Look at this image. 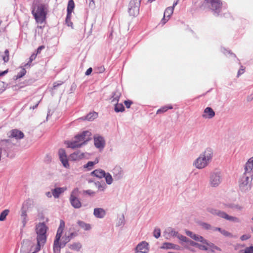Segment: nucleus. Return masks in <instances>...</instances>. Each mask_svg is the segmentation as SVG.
<instances>
[{
  "mask_svg": "<svg viewBox=\"0 0 253 253\" xmlns=\"http://www.w3.org/2000/svg\"><path fill=\"white\" fill-rule=\"evenodd\" d=\"M141 0H131L129 2L128 11L130 15L135 16L139 13Z\"/></svg>",
  "mask_w": 253,
  "mask_h": 253,
  "instance_id": "1a4fd4ad",
  "label": "nucleus"
},
{
  "mask_svg": "<svg viewBox=\"0 0 253 253\" xmlns=\"http://www.w3.org/2000/svg\"><path fill=\"white\" fill-rule=\"evenodd\" d=\"M84 157V154L83 153L80 151H77L70 155V159L72 161H77L82 159Z\"/></svg>",
  "mask_w": 253,
  "mask_h": 253,
  "instance_id": "393cba45",
  "label": "nucleus"
},
{
  "mask_svg": "<svg viewBox=\"0 0 253 253\" xmlns=\"http://www.w3.org/2000/svg\"><path fill=\"white\" fill-rule=\"evenodd\" d=\"M58 155L60 160L63 166L66 168H69L70 166L65 150L63 149H60L58 151Z\"/></svg>",
  "mask_w": 253,
  "mask_h": 253,
  "instance_id": "9b49d317",
  "label": "nucleus"
},
{
  "mask_svg": "<svg viewBox=\"0 0 253 253\" xmlns=\"http://www.w3.org/2000/svg\"><path fill=\"white\" fill-rule=\"evenodd\" d=\"M197 247L199 249H200L201 250H203V251H207L208 250V248L206 246L203 245H201V244H198V245Z\"/></svg>",
  "mask_w": 253,
  "mask_h": 253,
  "instance_id": "5fc2aeb1",
  "label": "nucleus"
},
{
  "mask_svg": "<svg viewBox=\"0 0 253 253\" xmlns=\"http://www.w3.org/2000/svg\"><path fill=\"white\" fill-rule=\"evenodd\" d=\"M69 248L71 250L79 251L82 248V244L80 242H74L68 245Z\"/></svg>",
  "mask_w": 253,
  "mask_h": 253,
  "instance_id": "bb28decb",
  "label": "nucleus"
},
{
  "mask_svg": "<svg viewBox=\"0 0 253 253\" xmlns=\"http://www.w3.org/2000/svg\"><path fill=\"white\" fill-rule=\"evenodd\" d=\"M121 95V93L118 90H116L114 91L112 95V100L111 102L114 103L118 102Z\"/></svg>",
  "mask_w": 253,
  "mask_h": 253,
  "instance_id": "7c9ffc66",
  "label": "nucleus"
},
{
  "mask_svg": "<svg viewBox=\"0 0 253 253\" xmlns=\"http://www.w3.org/2000/svg\"><path fill=\"white\" fill-rule=\"evenodd\" d=\"M72 13L67 12L66 18V22L68 26H71L73 25L72 22L71 21V15Z\"/></svg>",
  "mask_w": 253,
  "mask_h": 253,
  "instance_id": "a18cd8bd",
  "label": "nucleus"
},
{
  "mask_svg": "<svg viewBox=\"0 0 253 253\" xmlns=\"http://www.w3.org/2000/svg\"><path fill=\"white\" fill-rule=\"evenodd\" d=\"M2 59L4 63H6L9 61V51L6 49L4 51V54L2 56Z\"/></svg>",
  "mask_w": 253,
  "mask_h": 253,
  "instance_id": "a19ab883",
  "label": "nucleus"
},
{
  "mask_svg": "<svg viewBox=\"0 0 253 253\" xmlns=\"http://www.w3.org/2000/svg\"><path fill=\"white\" fill-rule=\"evenodd\" d=\"M206 243H203V244H205L207 245L209 248L211 249V252H214V250H217L218 251H221V250L218 247L215 246L214 244L212 243L209 242L207 240H206Z\"/></svg>",
  "mask_w": 253,
  "mask_h": 253,
  "instance_id": "c756f323",
  "label": "nucleus"
},
{
  "mask_svg": "<svg viewBox=\"0 0 253 253\" xmlns=\"http://www.w3.org/2000/svg\"><path fill=\"white\" fill-rule=\"evenodd\" d=\"M26 70L24 68H22L21 69L20 71L16 75V79H18L22 78L26 74Z\"/></svg>",
  "mask_w": 253,
  "mask_h": 253,
  "instance_id": "c03bdc74",
  "label": "nucleus"
},
{
  "mask_svg": "<svg viewBox=\"0 0 253 253\" xmlns=\"http://www.w3.org/2000/svg\"><path fill=\"white\" fill-rule=\"evenodd\" d=\"M75 4L73 0H69L67 6V12L69 13V14L72 13Z\"/></svg>",
  "mask_w": 253,
  "mask_h": 253,
  "instance_id": "e433bc0d",
  "label": "nucleus"
},
{
  "mask_svg": "<svg viewBox=\"0 0 253 253\" xmlns=\"http://www.w3.org/2000/svg\"><path fill=\"white\" fill-rule=\"evenodd\" d=\"M178 233L171 228H167L164 232V236L166 239H169L171 237H176Z\"/></svg>",
  "mask_w": 253,
  "mask_h": 253,
  "instance_id": "6ab92c4d",
  "label": "nucleus"
},
{
  "mask_svg": "<svg viewBox=\"0 0 253 253\" xmlns=\"http://www.w3.org/2000/svg\"><path fill=\"white\" fill-rule=\"evenodd\" d=\"M186 243L187 244H188L189 245H190V246H193V247H197L198 245V243H197L191 240H189V239H188V241H187Z\"/></svg>",
  "mask_w": 253,
  "mask_h": 253,
  "instance_id": "3c124183",
  "label": "nucleus"
},
{
  "mask_svg": "<svg viewBox=\"0 0 253 253\" xmlns=\"http://www.w3.org/2000/svg\"><path fill=\"white\" fill-rule=\"evenodd\" d=\"M47 229L48 227L44 222H40L36 226L35 230L37 234V240L39 245L44 244L46 242Z\"/></svg>",
  "mask_w": 253,
  "mask_h": 253,
  "instance_id": "39448f33",
  "label": "nucleus"
},
{
  "mask_svg": "<svg viewBox=\"0 0 253 253\" xmlns=\"http://www.w3.org/2000/svg\"><path fill=\"white\" fill-rule=\"evenodd\" d=\"M103 177L105 178V180L107 184L110 185L113 183V177L109 172H105V176Z\"/></svg>",
  "mask_w": 253,
  "mask_h": 253,
  "instance_id": "f704fd0d",
  "label": "nucleus"
},
{
  "mask_svg": "<svg viewBox=\"0 0 253 253\" xmlns=\"http://www.w3.org/2000/svg\"><path fill=\"white\" fill-rule=\"evenodd\" d=\"M172 243L165 242L163 243L161 249H172Z\"/></svg>",
  "mask_w": 253,
  "mask_h": 253,
  "instance_id": "79ce46f5",
  "label": "nucleus"
},
{
  "mask_svg": "<svg viewBox=\"0 0 253 253\" xmlns=\"http://www.w3.org/2000/svg\"><path fill=\"white\" fill-rule=\"evenodd\" d=\"M78 224L81 228H83L85 231L89 230L91 229V226L89 224L86 223L83 221H78Z\"/></svg>",
  "mask_w": 253,
  "mask_h": 253,
  "instance_id": "2f4dec72",
  "label": "nucleus"
},
{
  "mask_svg": "<svg viewBox=\"0 0 253 253\" xmlns=\"http://www.w3.org/2000/svg\"><path fill=\"white\" fill-rule=\"evenodd\" d=\"M115 105V111L116 112H122L125 110V107L123 104L122 103H118V102H116L114 103Z\"/></svg>",
  "mask_w": 253,
  "mask_h": 253,
  "instance_id": "72a5a7b5",
  "label": "nucleus"
},
{
  "mask_svg": "<svg viewBox=\"0 0 253 253\" xmlns=\"http://www.w3.org/2000/svg\"><path fill=\"white\" fill-rule=\"evenodd\" d=\"M79 193V189L75 188L72 192L70 197V202L71 205L75 209H79L82 207L80 200L77 197Z\"/></svg>",
  "mask_w": 253,
  "mask_h": 253,
  "instance_id": "9d476101",
  "label": "nucleus"
},
{
  "mask_svg": "<svg viewBox=\"0 0 253 253\" xmlns=\"http://www.w3.org/2000/svg\"><path fill=\"white\" fill-rule=\"evenodd\" d=\"M98 189L100 190L103 191L106 189V185H105V184H104V185L100 184L98 186Z\"/></svg>",
  "mask_w": 253,
  "mask_h": 253,
  "instance_id": "052dcab7",
  "label": "nucleus"
},
{
  "mask_svg": "<svg viewBox=\"0 0 253 253\" xmlns=\"http://www.w3.org/2000/svg\"><path fill=\"white\" fill-rule=\"evenodd\" d=\"M92 71V69L91 68H89L86 71L85 74L86 76L89 75Z\"/></svg>",
  "mask_w": 253,
  "mask_h": 253,
  "instance_id": "680f3d73",
  "label": "nucleus"
},
{
  "mask_svg": "<svg viewBox=\"0 0 253 253\" xmlns=\"http://www.w3.org/2000/svg\"><path fill=\"white\" fill-rule=\"evenodd\" d=\"M37 55V54L36 53L32 54L29 58V62L26 64H25V66L26 67L27 65H30V63L36 59Z\"/></svg>",
  "mask_w": 253,
  "mask_h": 253,
  "instance_id": "49530a36",
  "label": "nucleus"
},
{
  "mask_svg": "<svg viewBox=\"0 0 253 253\" xmlns=\"http://www.w3.org/2000/svg\"><path fill=\"white\" fill-rule=\"evenodd\" d=\"M253 173L244 171L239 180L240 190L243 193H247L252 187V181L253 180Z\"/></svg>",
  "mask_w": 253,
  "mask_h": 253,
  "instance_id": "20e7f679",
  "label": "nucleus"
},
{
  "mask_svg": "<svg viewBox=\"0 0 253 253\" xmlns=\"http://www.w3.org/2000/svg\"><path fill=\"white\" fill-rule=\"evenodd\" d=\"M9 213V210L8 209L4 210L0 214V221H4L6 219V216Z\"/></svg>",
  "mask_w": 253,
  "mask_h": 253,
  "instance_id": "c9c22d12",
  "label": "nucleus"
},
{
  "mask_svg": "<svg viewBox=\"0 0 253 253\" xmlns=\"http://www.w3.org/2000/svg\"><path fill=\"white\" fill-rule=\"evenodd\" d=\"M93 214L96 218H103L106 215V211L103 209L101 208H95Z\"/></svg>",
  "mask_w": 253,
  "mask_h": 253,
  "instance_id": "aec40b11",
  "label": "nucleus"
},
{
  "mask_svg": "<svg viewBox=\"0 0 253 253\" xmlns=\"http://www.w3.org/2000/svg\"><path fill=\"white\" fill-rule=\"evenodd\" d=\"M83 193L89 196H93L95 194V192L91 190H84Z\"/></svg>",
  "mask_w": 253,
  "mask_h": 253,
  "instance_id": "8fccbe9b",
  "label": "nucleus"
},
{
  "mask_svg": "<svg viewBox=\"0 0 253 253\" xmlns=\"http://www.w3.org/2000/svg\"><path fill=\"white\" fill-rule=\"evenodd\" d=\"M253 157L250 158L245 164L244 169L245 171L253 173Z\"/></svg>",
  "mask_w": 253,
  "mask_h": 253,
  "instance_id": "5701e85b",
  "label": "nucleus"
},
{
  "mask_svg": "<svg viewBox=\"0 0 253 253\" xmlns=\"http://www.w3.org/2000/svg\"><path fill=\"white\" fill-rule=\"evenodd\" d=\"M64 247L62 246V245L60 243V241H56V240H54L53 243V252L54 253H60V250L61 248Z\"/></svg>",
  "mask_w": 253,
  "mask_h": 253,
  "instance_id": "cd10ccee",
  "label": "nucleus"
},
{
  "mask_svg": "<svg viewBox=\"0 0 253 253\" xmlns=\"http://www.w3.org/2000/svg\"><path fill=\"white\" fill-rule=\"evenodd\" d=\"M45 195L48 198H51L52 196H53L52 192H50L49 191L45 192Z\"/></svg>",
  "mask_w": 253,
  "mask_h": 253,
  "instance_id": "338daca9",
  "label": "nucleus"
},
{
  "mask_svg": "<svg viewBox=\"0 0 253 253\" xmlns=\"http://www.w3.org/2000/svg\"><path fill=\"white\" fill-rule=\"evenodd\" d=\"M48 5L43 0H34L32 13L36 21L42 23L46 18Z\"/></svg>",
  "mask_w": 253,
  "mask_h": 253,
  "instance_id": "f257e3e1",
  "label": "nucleus"
},
{
  "mask_svg": "<svg viewBox=\"0 0 253 253\" xmlns=\"http://www.w3.org/2000/svg\"><path fill=\"white\" fill-rule=\"evenodd\" d=\"M44 48V46L43 45H41V46H40L37 49V53L36 54H39L41 53V50H42Z\"/></svg>",
  "mask_w": 253,
  "mask_h": 253,
  "instance_id": "bf43d9fd",
  "label": "nucleus"
},
{
  "mask_svg": "<svg viewBox=\"0 0 253 253\" xmlns=\"http://www.w3.org/2000/svg\"><path fill=\"white\" fill-rule=\"evenodd\" d=\"M97 163L98 161L94 162L89 161L86 165L84 166V168L88 169V170H90L92 168L93 166Z\"/></svg>",
  "mask_w": 253,
  "mask_h": 253,
  "instance_id": "ea45409f",
  "label": "nucleus"
},
{
  "mask_svg": "<svg viewBox=\"0 0 253 253\" xmlns=\"http://www.w3.org/2000/svg\"><path fill=\"white\" fill-rule=\"evenodd\" d=\"M97 117V113L96 112L90 113L88 114L84 120H86L89 121H91L95 119Z\"/></svg>",
  "mask_w": 253,
  "mask_h": 253,
  "instance_id": "473e14b6",
  "label": "nucleus"
},
{
  "mask_svg": "<svg viewBox=\"0 0 253 253\" xmlns=\"http://www.w3.org/2000/svg\"><path fill=\"white\" fill-rule=\"evenodd\" d=\"M8 136L10 138H15L16 139H20L24 137V133L20 130L14 129L10 130L7 133Z\"/></svg>",
  "mask_w": 253,
  "mask_h": 253,
  "instance_id": "ddd939ff",
  "label": "nucleus"
},
{
  "mask_svg": "<svg viewBox=\"0 0 253 253\" xmlns=\"http://www.w3.org/2000/svg\"><path fill=\"white\" fill-rule=\"evenodd\" d=\"M250 237H251L250 235L245 234V235H242L240 239L242 241H245V240H247L249 239V238H250Z\"/></svg>",
  "mask_w": 253,
  "mask_h": 253,
  "instance_id": "6e6d98bb",
  "label": "nucleus"
},
{
  "mask_svg": "<svg viewBox=\"0 0 253 253\" xmlns=\"http://www.w3.org/2000/svg\"><path fill=\"white\" fill-rule=\"evenodd\" d=\"M113 177L115 180H119L122 179L124 176V171L120 167H116L112 171Z\"/></svg>",
  "mask_w": 253,
  "mask_h": 253,
  "instance_id": "4468645a",
  "label": "nucleus"
},
{
  "mask_svg": "<svg viewBox=\"0 0 253 253\" xmlns=\"http://www.w3.org/2000/svg\"><path fill=\"white\" fill-rule=\"evenodd\" d=\"M245 71V68L241 66L240 69L238 72L237 77H239L241 75L243 74Z\"/></svg>",
  "mask_w": 253,
  "mask_h": 253,
  "instance_id": "864d4df0",
  "label": "nucleus"
},
{
  "mask_svg": "<svg viewBox=\"0 0 253 253\" xmlns=\"http://www.w3.org/2000/svg\"><path fill=\"white\" fill-rule=\"evenodd\" d=\"M71 240V238L68 235L67 233H65L64 235L61 238L60 243L62 247H65L66 245Z\"/></svg>",
  "mask_w": 253,
  "mask_h": 253,
  "instance_id": "c85d7f7f",
  "label": "nucleus"
},
{
  "mask_svg": "<svg viewBox=\"0 0 253 253\" xmlns=\"http://www.w3.org/2000/svg\"><path fill=\"white\" fill-rule=\"evenodd\" d=\"M222 180V175L220 170H214L211 173L209 183L211 187H217L221 183Z\"/></svg>",
  "mask_w": 253,
  "mask_h": 253,
  "instance_id": "6e6552de",
  "label": "nucleus"
},
{
  "mask_svg": "<svg viewBox=\"0 0 253 253\" xmlns=\"http://www.w3.org/2000/svg\"><path fill=\"white\" fill-rule=\"evenodd\" d=\"M200 225L202 227V228L206 230H211L212 231V228L213 226H212L209 223L206 222H201L200 223Z\"/></svg>",
  "mask_w": 253,
  "mask_h": 253,
  "instance_id": "58836bf2",
  "label": "nucleus"
},
{
  "mask_svg": "<svg viewBox=\"0 0 253 253\" xmlns=\"http://www.w3.org/2000/svg\"><path fill=\"white\" fill-rule=\"evenodd\" d=\"M212 157L213 151L212 149L208 148L196 159L193 165L197 169H203L209 165L211 161Z\"/></svg>",
  "mask_w": 253,
  "mask_h": 253,
  "instance_id": "7ed1b4c3",
  "label": "nucleus"
},
{
  "mask_svg": "<svg viewBox=\"0 0 253 253\" xmlns=\"http://www.w3.org/2000/svg\"><path fill=\"white\" fill-rule=\"evenodd\" d=\"M94 143L97 148L102 149L105 147V141L103 137L96 135L94 136Z\"/></svg>",
  "mask_w": 253,
  "mask_h": 253,
  "instance_id": "f8f14e48",
  "label": "nucleus"
},
{
  "mask_svg": "<svg viewBox=\"0 0 253 253\" xmlns=\"http://www.w3.org/2000/svg\"><path fill=\"white\" fill-rule=\"evenodd\" d=\"M68 235L69 236L70 238H71V239L72 240L74 237H75L76 236H77V233L73 232L68 234Z\"/></svg>",
  "mask_w": 253,
  "mask_h": 253,
  "instance_id": "13d9d810",
  "label": "nucleus"
},
{
  "mask_svg": "<svg viewBox=\"0 0 253 253\" xmlns=\"http://www.w3.org/2000/svg\"><path fill=\"white\" fill-rule=\"evenodd\" d=\"M222 230V229L221 228H219V227H213V228H212V231H218L220 232V233H221Z\"/></svg>",
  "mask_w": 253,
  "mask_h": 253,
  "instance_id": "e2e57ef3",
  "label": "nucleus"
},
{
  "mask_svg": "<svg viewBox=\"0 0 253 253\" xmlns=\"http://www.w3.org/2000/svg\"><path fill=\"white\" fill-rule=\"evenodd\" d=\"M185 233L187 236L196 241L200 242L201 243H206V239H205L202 236L196 235L190 231H186Z\"/></svg>",
  "mask_w": 253,
  "mask_h": 253,
  "instance_id": "a211bd4d",
  "label": "nucleus"
},
{
  "mask_svg": "<svg viewBox=\"0 0 253 253\" xmlns=\"http://www.w3.org/2000/svg\"><path fill=\"white\" fill-rule=\"evenodd\" d=\"M91 132L89 131H83L82 133L76 135L71 141H66L65 143L68 148L75 149L81 147L86 144L91 138Z\"/></svg>",
  "mask_w": 253,
  "mask_h": 253,
  "instance_id": "f03ea898",
  "label": "nucleus"
},
{
  "mask_svg": "<svg viewBox=\"0 0 253 253\" xmlns=\"http://www.w3.org/2000/svg\"><path fill=\"white\" fill-rule=\"evenodd\" d=\"M67 190L66 187H57L52 189V194L55 198H58L60 195Z\"/></svg>",
  "mask_w": 253,
  "mask_h": 253,
  "instance_id": "412c9836",
  "label": "nucleus"
},
{
  "mask_svg": "<svg viewBox=\"0 0 253 253\" xmlns=\"http://www.w3.org/2000/svg\"><path fill=\"white\" fill-rule=\"evenodd\" d=\"M153 236L157 239L161 236V230L160 228L156 227L153 231Z\"/></svg>",
  "mask_w": 253,
  "mask_h": 253,
  "instance_id": "37998d69",
  "label": "nucleus"
},
{
  "mask_svg": "<svg viewBox=\"0 0 253 253\" xmlns=\"http://www.w3.org/2000/svg\"><path fill=\"white\" fill-rule=\"evenodd\" d=\"M89 6L91 7H93L94 6V1L93 0H89Z\"/></svg>",
  "mask_w": 253,
  "mask_h": 253,
  "instance_id": "69168bd1",
  "label": "nucleus"
},
{
  "mask_svg": "<svg viewBox=\"0 0 253 253\" xmlns=\"http://www.w3.org/2000/svg\"><path fill=\"white\" fill-rule=\"evenodd\" d=\"M148 246V244L146 242L143 241L137 245L136 251L137 253H147L149 251Z\"/></svg>",
  "mask_w": 253,
  "mask_h": 253,
  "instance_id": "2eb2a0df",
  "label": "nucleus"
},
{
  "mask_svg": "<svg viewBox=\"0 0 253 253\" xmlns=\"http://www.w3.org/2000/svg\"><path fill=\"white\" fill-rule=\"evenodd\" d=\"M91 174L101 178L105 176V171L101 169H95L91 172Z\"/></svg>",
  "mask_w": 253,
  "mask_h": 253,
  "instance_id": "a878e982",
  "label": "nucleus"
},
{
  "mask_svg": "<svg viewBox=\"0 0 253 253\" xmlns=\"http://www.w3.org/2000/svg\"><path fill=\"white\" fill-rule=\"evenodd\" d=\"M221 233L225 237H231L232 236L231 233H230V232H228L227 231H226L224 229L222 230Z\"/></svg>",
  "mask_w": 253,
  "mask_h": 253,
  "instance_id": "09e8293b",
  "label": "nucleus"
},
{
  "mask_svg": "<svg viewBox=\"0 0 253 253\" xmlns=\"http://www.w3.org/2000/svg\"><path fill=\"white\" fill-rule=\"evenodd\" d=\"M224 51L223 52L225 54H226V52H225V51H226L228 54H230L231 55L233 56L234 57H236V55L234 53L231 52L230 51H227V50H226L225 49H224Z\"/></svg>",
  "mask_w": 253,
  "mask_h": 253,
  "instance_id": "0e129e2a",
  "label": "nucleus"
},
{
  "mask_svg": "<svg viewBox=\"0 0 253 253\" xmlns=\"http://www.w3.org/2000/svg\"><path fill=\"white\" fill-rule=\"evenodd\" d=\"M124 103H125V105L126 106V107L127 108H130V106L132 104V101H131L130 100H126V101H125Z\"/></svg>",
  "mask_w": 253,
  "mask_h": 253,
  "instance_id": "4d7b16f0",
  "label": "nucleus"
},
{
  "mask_svg": "<svg viewBox=\"0 0 253 253\" xmlns=\"http://www.w3.org/2000/svg\"><path fill=\"white\" fill-rule=\"evenodd\" d=\"M177 238L178 239H179L181 242H185V243H186L187 241H188V239L186 237L183 236L182 235H180L179 234L177 236Z\"/></svg>",
  "mask_w": 253,
  "mask_h": 253,
  "instance_id": "de8ad7c7",
  "label": "nucleus"
},
{
  "mask_svg": "<svg viewBox=\"0 0 253 253\" xmlns=\"http://www.w3.org/2000/svg\"><path fill=\"white\" fill-rule=\"evenodd\" d=\"M207 211L213 215H217L221 218H224L230 221L234 222H240V220L238 218L235 216H230L226 212L223 211H221L219 210L215 209L212 208H208L207 209Z\"/></svg>",
  "mask_w": 253,
  "mask_h": 253,
  "instance_id": "423d86ee",
  "label": "nucleus"
},
{
  "mask_svg": "<svg viewBox=\"0 0 253 253\" xmlns=\"http://www.w3.org/2000/svg\"><path fill=\"white\" fill-rule=\"evenodd\" d=\"M215 116V112L210 107L206 108L202 115V117L205 119H212Z\"/></svg>",
  "mask_w": 253,
  "mask_h": 253,
  "instance_id": "dca6fc26",
  "label": "nucleus"
},
{
  "mask_svg": "<svg viewBox=\"0 0 253 253\" xmlns=\"http://www.w3.org/2000/svg\"><path fill=\"white\" fill-rule=\"evenodd\" d=\"M63 83V82H61V81H59L58 82L54 83L53 84V89H56L58 86H59V85L62 84Z\"/></svg>",
  "mask_w": 253,
  "mask_h": 253,
  "instance_id": "603ef678",
  "label": "nucleus"
},
{
  "mask_svg": "<svg viewBox=\"0 0 253 253\" xmlns=\"http://www.w3.org/2000/svg\"><path fill=\"white\" fill-rule=\"evenodd\" d=\"M173 7H168L166 8L164 12V17L162 20V22L163 24H165L168 19L166 20L165 17H167L168 19L170 17V15L173 13Z\"/></svg>",
  "mask_w": 253,
  "mask_h": 253,
  "instance_id": "4be33fe9",
  "label": "nucleus"
},
{
  "mask_svg": "<svg viewBox=\"0 0 253 253\" xmlns=\"http://www.w3.org/2000/svg\"><path fill=\"white\" fill-rule=\"evenodd\" d=\"M21 211V213L20 214V218L22 223L23 224V227H24L28 220L27 218V211L24 208H22Z\"/></svg>",
  "mask_w": 253,
  "mask_h": 253,
  "instance_id": "b1692460",
  "label": "nucleus"
},
{
  "mask_svg": "<svg viewBox=\"0 0 253 253\" xmlns=\"http://www.w3.org/2000/svg\"><path fill=\"white\" fill-rule=\"evenodd\" d=\"M44 244H40L39 245L38 243H37V246L36 248V251L35 252H38L40 250L41 246H43Z\"/></svg>",
  "mask_w": 253,
  "mask_h": 253,
  "instance_id": "774afa93",
  "label": "nucleus"
},
{
  "mask_svg": "<svg viewBox=\"0 0 253 253\" xmlns=\"http://www.w3.org/2000/svg\"><path fill=\"white\" fill-rule=\"evenodd\" d=\"M173 108L172 105L165 106L161 107L157 110V114H160L166 112L169 109H172Z\"/></svg>",
  "mask_w": 253,
  "mask_h": 253,
  "instance_id": "4c0bfd02",
  "label": "nucleus"
},
{
  "mask_svg": "<svg viewBox=\"0 0 253 253\" xmlns=\"http://www.w3.org/2000/svg\"><path fill=\"white\" fill-rule=\"evenodd\" d=\"M65 228V222L63 220H60V225L57 229L56 235L55 236V240H56V241H60L61 238L62 237L64 229Z\"/></svg>",
  "mask_w": 253,
  "mask_h": 253,
  "instance_id": "f3484780",
  "label": "nucleus"
},
{
  "mask_svg": "<svg viewBox=\"0 0 253 253\" xmlns=\"http://www.w3.org/2000/svg\"><path fill=\"white\" fill-rule=\"evenodd\" d=\"M204 5L210 8L214 14L218 15L221 9L222 2L220 0H205Z\"/></svg>",
  "mask_w": 253,
  "mask_h": 253,
  "instance_id": "0eeeda50",
  "label": "nucleus"
}]
</instances>
